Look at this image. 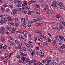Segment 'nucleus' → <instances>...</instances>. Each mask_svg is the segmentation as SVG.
Listing matches in <instances>:
<instances>
[{
    "label": "nucleus",
    "instance_id": "obj_35",
    "mask_svg": "<svg viewBox=\"0 0 65 65\" xmlns=\"http://www.w3.org/2000/svg\"><path fill=\"white\" fill-rule=\"evenodd\" d=\"M35 39L34 40V42L35 43L37 44V43H36V41L37 39V37H35Z\"/></svg>",
    "mask_w": 65,
    "mask_h": 65
},
{
    "label": "nucleus",
    "instance_id": "obj_7",
    "mask_svg": "<svg viewBox=\"0 0 65 65\" xmlns=\"http://www.w3.org/2000/svg\"><path fill=\"white\" fill-rule=\"evenodd\" d=\"M47 45H48V43L47 42H44L43 43V45L44 46H46Z\"/></svg>",
    "mask_w": 65,
    "mask_h": 65
},
{
    "label": "nucleus",
    "instance_id": "obj_64",
    "mask_svg": "<svg viewBox=\"0 0 65 65\" xmlns=\"http://www.w3.org/2000/svg\"><path fill=\"white\" fill-rule=\"evenodd\" d=\"M18 9L20 10V11H22V9L21 8H18Z\"/></svg>",
    "mask_w": 65,
    "mask_h": 65
},
{
    "label": "nucleus",
    "instance_id": "obj_61",
    "mask_svg": "<svg viewBox=\"0 0 65 65\" xmlns=\"http://www.w3.org/2000/svg\"><path fill=\"white\" fill-rule=\"evenodd\" d=\"M40 57H44V55H40Z\"/></svg>",
    "mask_w": 65,
    "mask_h": 65
},
{
    "label": "nucleus",
    "instance_id": "obj_47",
    "mask_svg": "<svg viewBox=\"0 0 65 65\" xmlns=\"http://www.w3.org/2000/svg\"><path fill=\"white\" fill-rule=\"evenodd\" d=\"M51 60H48L47 61V63L48 64H49L50 62H51Z\"/></svg>",
    "mask_w": 65,
    "mask_h": 65
},
{
    "label": "nucleus",
    "instance_id": "obj_12",
    "mask_svg": "<svg viewBox=\"0 0 65 65\" xmlns=\"http://www.w3.org/2000/svg\"><path fill=\"white\" fill-rule=\"evenodd\" d=\"M22 26L23 27H24V28L25 27H26V26H27L26 23V22H24L22 24Z\"/></svg>",
    "mask_w": 65,
    "mask_h": 65
},
{
    "label": "nucleus",
    "instance_id": "obj_20",
    "mask_svg": "<svg viewBox=\"0 0 65 65\" xmlns=\"http://www.w3.org/2000/svg\"><path fill=\"white\" fill-rule=\"evenodd\" d=\"M28 11V12L27 13L28 15H30L31 13H32V12H33V11L30 10H29Z\"/></svg>",
    "mask_w": 65,
    "mask_h": 65
},
{
    "label": "nucleus",
    "instance_id": "obj_62",
    "mask_svg": "<svg viewBox=\"0 0 65 65\" xmlns=\"http://www.w3.org/2000/svg\"><path fill=\"white\" fill-rule=\"evenodd\" d=\"M47 35H49L50 37H51V36H52V35H51V33H48Z\"/></svg>",
    "mask_w": 65,
    "mask_h": 65
},
{
    "label": "nucleus",
    "instance_id": "obj_38",
    "mask_svg": "<svg viewBox=\"0 0 65 65\" xmlns=\"http://www.w3.org/2000/svg\"><path fill=\"white\" fill-rule=\"evenodd\" d=\"M52 64L53 65H57L58 63H55L54 61L52 62Z\"/></svg>",
    "mask_w": 65,
    "mask_h": 65
},
{
    "label": "nucleus",
    "instance_id": "obj_13",
    "mask_svg": "<svg viewBox=\"0 0 65 65\" xmlns=\"http://www.w3.org/2000/svg\"><path fill=\"white\" fill-rule=\"evenodd\" d=\"M58 37L59 39H63L64 38V37L62 36H61L60 35H58Z\"/></svg>",
    "mask_w": 65,
    "mask_h": 65
},
{
    "label": "nucleus",
    "instance_id": "obj_34",
    "mask_svg": "<svg viewBox=\"0 0 65 65\" xmlns=\"http://www.w3.org/2000/svg\"><path fill=\"white\" fill-rule=\"evenodd\" d=\"M35 50H34L31 53V55L32 56H34V54H35Z\"/></svg>",
    "mask_w": 65,
    "mask_h": 65
},
{
    "label": "nucleus",
    "instance_id": "obj_36",
    "mask_svg": "<svg viewBox=\"0 0 65 65\" xmlns=\"http://www.w3.org/2000/svg\"><path fill=\"white\" fill-rule=\"evenodd\" d=\"M64 28V27L62 25H60L59 27V29H60V30H62V29H63V28Z\"/></svg>",
    "mask_w": 65,
    "mask_h": 65
},
{
    "label": "nucleus",
    "instance_id": "obj_29",
    "mask_svg": "<svg viewBox=\"0 0 65 65\" xmlns=\"http://www.w3.org/2000/svg\"><path fill=\"white\" fill-rule=\"evenodd\" d=\"M11 28L10 27H8L6 28V30H7V31H9V30H10Z\"/></svg>",
    "mask_w": 65,
    "mask_h": 65
},
{
    "label": "nucleus",
    "instance_id": "obj_27",
    "mask_svg": "<svg viewBox=\"0 0 65 65\" xmlns=\"http://www.w3.org/2000/svg\"><path fill=\"white\" fill-rule=\"evenodd\" d=\"M53 47L54 48H56L58 47V46H57V44H55L53 45Z\"/></svg>",
    "mask_w": 65,
    "mask_h": 65
},
{
    "label": "nucleus",
    "instance_id": "obj_37",
    "mask_svg": "<svg viewBox=\"0 0 65 65\" xmlns=\"http://www.w3.org/2000/svg\"><path fill=\"white\" fill-rule=\"evenodd\" d=\"M32 62L31 60L29 61L28 63V65H31V64H32Z\"/></svg>",
    "mask_w": 65,
    "mask_h": 65
},
{
    "label": "nucleus",
    "instance_id": "obj_19",
    "mask_svg": "<svg viewBox=\"0 0 65 65\" xmlns=\"http://www.w3.org/2000/svg\"><path fill=\"white\" fill-rule=\"evenodd\" d=\"M48 8V5H46V7L44 9V10H47Z\"/></svg>",
    "mask_w": 65,
    "mask_h": 65
},
{
    "label": "nucleus",
    "instance_id": "obj_41",
    "mask_svg": "<svg viewBox=\"0 0 65 65\" xmlns=\"http://www.w3.org/2000/svg\"><path fill=\"white\" fill-rule=\"evenodd\" d=\"M22 49L23 50V51H26V48H25V47H23L22 48Z\"/></svg>",
    "mask_w": 65,
    "mask_h": 65
},
{
    "label": "nucleus",
    "instance_id": "obj_23",
    "mask_svg": "<svg viewBox=\"0 0 65 65\" xmlns=\"http://www.w3.org/2000/svg\"><path fill=\"white\" fill-rule=\"evenodd\" d=\"M1 9L2 12H4V10H5V8H4L2 7L1 8Z\"/></svg>",
    "mask_w": 65,
    "mask_h": 65
},
{
    "label": "nucleus",
    "instance_id": "obj_14",
    "mask_svg": "<svg viewBox=\"0 0 65 65\" xmlns=\"http://www.w3.org/2000/svg\"><path fill=\"white\" fill-rule=\"evenodd\" d=\"M61 17V15L60 14H57L56 16V18H59Z\"/></svg>",
    "mask_w": 65,
    "mask_h": 65
},
{
    "label": "nucleus",
    "instance_id": "obj_6",
    "mask_svg": "<svg viewBox=\"0 0 65 65\" xmlns=\"http://www.w3.org/2000/svg\"><path fill=\"white\" fill-rule=\"evenodd\" d=\"M19 38H20V39H23L24 38V37H23L21 34L19 35Z\"/></svg>",
    "mask_w": 65,
    "mask_h": 65
},
{
    "label": "nucleus",
    "instance_id": "obj_8",
    "mask_svg": "<svg viewBox=\"0 0 65 65\" xmlns=\"http://www.w3.org/2000/svg\"><path fill=\"white\" fill-rule=\"evenodd\" d=\"M36 12L38 14H39L40 13V11L38 9H37L36 10Z\"/></svg>",
    "mask_w": 65,
    "mask_h": 65
},
{
    "label": "nucleus",
    "instance_id": "obj_25",
    "mask_svg": "<svg viewBox=\"0 0 65 65\" xmlns=\"http://www.w3.org/2000/svg\"><path fill=\"white\" fill-rule=\"evenodd\" d=\"M65 48V45L64 44H63L60 47V48Z\"/></svg>",
    "mask_w": 65,
    "mask_h": 65
},
{
    "label": "nucleus",
    "instance_id": "obj_56",
    "mask_svg": "<svg viewBox=\"0 0 65 65\" xmlns=\"http://www.w3.org/2000/svg\"><path fill=\"white\" fill-rule=\"evenodd\" d=\"M26 61L27 62H28L29 61V58H27L26 59Z\"/></svg>",
    "mask_w": 65,
    "mask_h": 65
},
{
    "label": "nucleus",
    "instance_id": "obj_2",
    "mask_svg": "<svg viewBox=\"0 0 65 65\" xmlns=\"http://www.w3.org/2000/svg\"><path fill=\"white\" fill-rule=\"evenodd\" d=\"M4 31H5V29L4 27H2L0 31L1 34H3L4 33Z\"/></svg>",
    "mask_w": 65,
    "mask_h": 65
},
{
    "label": "nucleus",
    "instance_id": "obj_46",
    "mask_svg": "<svg viewBox=\"0 0 65 65\" xmlns=\"http://www.w3.org/2000/svg\"><path fill=\"white\" fill-rule=\"evenodd\" d=\"M58 51L60 53H62V50L61 49H59Z\"/></svg>",
    "mask_w": 65,
    "mask_h": 65
},
{
    "label": "nucleus",
    "instance_id": "obj_63",
    "mask_svg": "<svg viewBox=\"0 0 65 65\" xmlns=\"http://www.w3.org/2000/svg\"><path fill=\"white\" fill-rule=\"evenodd\" d=\"M27 58H26V57H22V59L23 60H26Z\"/></svg>",
    "mask_w": 65,
    "mask_h": 65
},
{
    "label": "nucleus",
    "instance_id": "obj_39",
    "mask_svg": "<svg viewBox=\"0 0 65 65\" xmlns=\"http://www.w3.org/2000/svg\"><path fill=\"white\" fill-rule=\"evenodd\" d=\"M53 29H55V30H57V29H58V27L57 26L55 27H53Z\"/></svg>",
    "mask_w": 65,
    "mask_h": 65
},
{
    "label": "nucleus",
    "instance_id": "obj_45",
    "mask_svg": "<svg viewBox=\"0 0 65 65\" xmlns=\"http://www.w3.org/2000/svg\"><path fill=\"white\" fill-rule=\"evenodd\" d=\"M13 21V19L11 18V17L8 20V21L10 22V21Z\"/></svg>",
    "mask_w": 65,
    "mask_h": 65
},
{
    "label": "nucleus",
    "instance_id": "obj_55",
    "mask_svg": "<svg viewBox=\"0 0 65 65\" xmlns=\"http://www.w3.org/2000/svg\"><path fill=\"white\" fill-rule=\"evenodd\" d=\"M7 47V46L6 45H5L4 46H3V47L5 49V48H6V47Z\"/></svg>",
    "mask_w": 65,
    "mask_h": 65
},
{
    "label": "nucleus",
    "instance_id": "obj_1",
    "mask_svg": "<svg viewBox=\"0 0 65 65\" xmlns=\"http://www.w3.org/2000/svg\"><path fill=\"white\" fill-rule=\"evenodd\" d=\"M17 12V10L15 9H13L11 13V14L12 15H14L15 14H16V13Z\"/></svg>",
    "mask_w": 65,
    "mask_h": 65
},
{
    "label": "nucleus",
    "instance_id": "obj_51",
    "mask_svg": "<svg viewBox=\"0 0 65 65\" xmlns=\"http://www.w3.org/2000/svg\"><path fill=\"white\" fill-rule=\"evenodd\" d=\"M28 51L30 53H31L32 52V50L31 48L29 49Z\"/></svg>",
    "mask_w": 65,
    "mask_h": 65
},
{
    "label": "nucleus",
    "instance_id": "obj_52",
    "mask_svg": "<svg viewBox=\"0 0 65 65\" xmlns=\"http://www.w3.org/2000/svg\"><path fill=\"white\" fill-rule=\"evenodd\" d=\"M36 60H35V59L32 60L31 61L32 63H35V62H36Z\"/></svg>",
    "mask_w": 65,
    "mask_h": 65
},
{
    "label": "nucleus",
    "instance_id": "obj_57",
    "mask_svg": "<svg viewBox=\"0 0 65 65\" xmlns=\"http://www.w3.org/2000/svg\"><path fill=\"white\" fill-rule=\"evenodd\" d=\"M8 6L10 7L11 8H12L13 7V6L11 5H8Z\"/></svg>",
    "mask_w": 65,
    "mask_h": 65
},
{
    "label": "nucleus",
    "instance_id": "obj_18",
    "mask_svg": "<svg viewBox=\"0 0 65 65\" xmlns=\"http://www.w3.org/2000/svg\"><path fill=\"white\" fill-rule=\"evenodd\" d=\"M23 33L24 35H27L28 34V32L26 31H24L23 32Z\"/></svg>",
    "mask_w": 65,
    "mask_h": 65
},
{
    "label": "nucleus",
    "instance_id": "obj_30",
    "mask_svg": "<svg viewBox=\"0 0 65 65\" xmlns=\"http://www.w3.org/2000/svg\"><path fill=\"white\" fill-rule=\"evenodd\" d=\"M55 38L56 40H58V41H59V38H58V36H56L55 37Z\"/></svg>",
    "mask_w": 65,
    "mask_h": 65
},
{
    "label": "nucleus",
    "instance_id": "obj_26",
    "mask_svg": "<svg viewBox=\"0 0 65 65\" xmlns=\"http://www.w3.org/2000/svg\"><path fill=\"white\" fill-rule=\"evenodd\" d=\"M18 45L22 46V42H18Z\"/></svg>",
    "mask_w": 65,
    "mask_h": 65
},
{
    "label": "nucleus",
    "instance_id": "obj_60",
    "mask_svg": "<svg viewBox=\"0 0 65 65\" xmlns=\"http://www.w3.org/2000/svg\"><path fill=\"white\" fill-rule=\"evenodd\" d=\"M62 3H59L58 5V6H61V5H62Z\"/></svg>",
    "mask_w": 65,
    "mask_h": 65
},
{
    "label": "nucleus",
    "instance_id": "obj_9",
    "mask_svg": "<svg viewBox=\"0 0 65 65\" xmlns=\"http://www.w3.org/2000/svg\"><path fill=\"white\" fill-rule=\"evenodd\" d=\"M27 38V35H24V37H23L24 41H25V40L26 41V40Z\"/></svg>",
    "mask_w": 65,
    "mask_h": 65
},
{
    "label": "nucleus",
    "instance_id": "obj_28",
    "mask_svg": "<svg viewBox=\"0 0 65 65\" xmlns=\"http://www.w3.org/2000/svg\"><path fill=\"white\" fill-rule=\"evenodd\" d=\"M20 54L21 55V57H23V55H24V52H22L20 51Z\"/></svg>",
    "mask_w": 65,
    "mask_h": 65
},
{
    "label": "nucleus",
    "instance_id": "obj_44",
    "mask_svg": "<svg viewBox=\"0 0 65 65\" xmlns=\"http://www.w3.org/2000/svg\"><path fill=\"white\" fill-rule=\"evenodd\" d=\"M9 10H10V9L9 8H6V11L7 12H8V11H9Z\"/></svg>",
    "mask_w": 65,
    "mask_h": 65
},
{
    "label": "nucleus",
    "instance_id": "obj_43",
    "mask_svg": "<svg viewBox=\"0 0 65 65\" xmlns=\"http://www.w3.org/2000/svg\"><path fill=\"white\" fill-rule=\"evenodd\" d=\"M15 44V43L14 42H13V43L12 42L10 43V45H14Z\"/></svg>",
    "mask_w": 65,
    "mask_h": 65
},
{
    "label": "nucleus",
    "instance_id": "obj_42",
    "mask_svg": "<svg viewBox=\"0 0 65 65\" xmlns=\"http://www.w3.org/2000/svg\"><path fill=\"white\" fill-rule=\"evenodd\" d=\"M2 21L3 23H6V22H7V20L6 19H4Z\"/></svg>",
    "mask_w": 65,
    "mask_h": 65
},
{
    "label": "nucleus",
    "instance_id": "obj_33",
    "mask_svg": "<svg viewBox=\"0 0 65 65\" xmlns=\"http://www.w3.org/2000/svg\"><path fill=\"white\" fill-rule=\"evenodd\" d=\"M40 52L41 54H42V55H43V54H44V52H43V51L42 50H40Z\"/></svg>",
    "mask_w": 65,
    "mask_h": 65
},
{
    "label": "nucleus",
    "instance_id": "obj_24",
    "mask_svg": "<svg viewBox=\"0 0 65 65\" xmlns=\"http://www.w3.org/2000/svg\"><path fill=\"white\" fill-rule=\"evenodd\" d=\"M60 23L62 24L63 26H65V22L64 21H62Z\"/></svg>",
    "mask_w": 65,
    "mask_h": 65
},
{
    "label": "nucleus",
    "instance_id": "obj_48",
    "mask_svg": "<svg viewBox=\"0 0 65 65\" xmlns=\"http://www.w3.org/2000/svg\"><path fill=\"white\" fill-rule=\"evenodd\" d=\"M3 47V44L2 43H0V47Z\"/></svg>",
    "mask_w": 65,
    "mask_h": 65
},
{
    "label": "nucleus",
    "instance_id": "obj_15",
    "mask_svg": "<svg viewBox=\"0 0 65 65\" xmlns=\"http://www.w3.org/2000/svg\"><path fill=\"white\" fill-rule=\"evenodd\" d=\"M42 20V18H38L37 19V22H40V21H41Z\"/></svg>",
    "mask_w": 65,
    "mask_h": 65
},
{
    "label": "nucleus",
    "instance_id": "obj_22",
    "mask_svg": "<svg viewBox=\"0 0 65 65\" xmlns=\"http://www.w3.org/2000/svg\"><path fill=\"white\" fill-rule=\"evenodd\" d=\"M35 7H36L37 8H39L40 6L39 5H38L37 4H36L35 5Z\"/></svg>",
    "mask_w": 65,
    "mask_h": 65
},
{
    "label": "nucleus",
    "instance_id": "obj_4",
    "mask_svg": "<svg viewBox=\"0 0 65 65\" xmlns=\"http://www.w3.org/2000/svg\"><path fill=\"white\" fill-rule=\"evenodd\" d=\"M25 45L26 46H27V47H30L31 46L30 44H28L27 43H25Z\"/></svg>",
    "mask_w": 65,
    "mask_h": 65
},
{
    "label": "nucleus",
    "instance_id": "obj_21",
    "mask_svg": "<svg viewBox=\"0 0 65 65\" xmlns=\"http://www.w3.org/2000/svg\"><path fill=\"white\" fill-rule=\"evenodd\" d=\"M25 8L26 10H28V9H30V6H25Z\"/></svg>",
    "mask_w": 65,
    "mask_h": 65
},
{
    "label": "nucleus",
    "instance_id": "obj_3",
    "mask_svg": "<svg viewBox=\"0 0 65 65\" xmlns=\"http://www.w3.org/2000/svg\"><path fill=\"white\" fill-rule=\"evenodd\" d=\"M1 40L2 42H4V41L5 40V39L4 37H2L1 38Z\"/></svg>",
    "mask_w": 65,
    "mask_h": 65
},
{
    "label": "nucleus",
    "instance_id": "obj_49",
    "mask_svg": "<svg viewBox=\"0 0 65 65\" xmlns=\"http://www.w3.org/2000/svg\"><path fill=\"white\" fill-rule=\"evenodd\" d=\"M18 48L19 49V50H21V46L18 45Z\"/></svg>",
    "mask_w": 65,
    "mask_h": 65
},
{
    "label": "nucleus",
    "instance_id": "obj_5",
    "mask_svg": "<svg viewBox=\"0 0 65 65\" xmlns=\"http://www.w3.org/2000/svg\"><path fill=\"white\" fill-rule=\"evenodd\" d=\"M28 3L27 2V1H25L22 4V6H25V5H26Z\"/></svg>",
    "mask_w": 65,
    "mask_h": 65
},
{
    "label": "nucleus",
    "instance_id": "obj_17",
    "mask_svg": "<svg viewBox=\"0 0 65 65\" xmlns=\"http://www.w3.org/2000/svg\"><path fill=\"white\" fill-rule=\"evenodd\" d=\"M15 2L16 3H20L21 1L19 0H15Z\"/></svg>",
    "mask_w": 65,
    "mask_h": 65
},
{
    "label": "nucleus",
    "instance_id": "obj_10",
    "mask_svg": "<svg viewBox=\"0 0 65 65\" xmlns=\"http://www.w3.org/2000/svg\"><path fill=\"white\" fill-rule=\"evenodd\" d=\"M51 6L53 7H56L58 6V4H52L51 5Z\"/></svg>",
    "mask_w": 65,
    "mask_h": 65
},
{
    "label": "nucleus",
    "instance_id": "obj_16",
    "mask_svg": "<svg viewBox=\"0 0 65 65\" xmlns=\"http://www.w3.org/2000/svg\"><path fill=\"white\" fill-rule=\"evenodd\" d=\"M65 8V6L62 5L60 6V8L61 9H63Z\"/></svg>",
    "mask_w": 65,
    "mask_h": 65
},
{
    "label": "nucleus",
    "instance_id": "obj_58",
    "mask_svg": "<svg viewBox=\"0 0 65 65\" xmlns=\"http://www.w3.org/2000/svg\"><path fill=\"white\" fill-rule=\"evenodd\" d=\"M14 23V22H11L10 24V26H11V25H12Z\"/></svg>",
    "mask_w": 65,
    "mask_h": 65
},
{
    "label": "nucleus",
    "instance_id": "obj_50",
    "mask_svg": "<svg viewBox=\"0 0 65 65\" xmlns=\"http://www.w3.org/2000/svg\"><path fill=\"white\" fill-rule=\"evenodd\" d=\"M46 62V60H43L42 61V63H45Z\"/></svg>",
    "mask_w": 65,
    "mask_h": 65
},
{
    "label": "nucleus",
    "instance_id": "obj_54",
    "mask_svg": "<svg viewBox=\"0 0 65 65\" xmlns=\"http://www.w3.org/2000/svg\"><path fill=\"white\" fill-rule=\"evenodd\" d=\"M15 43L16 44H18V43H19V41L17 40H15Z\"/></svg>",
    "mask_w": 65,
    "mask_h": 65
},
{
    "label": "nucleus",
    "instance_id": "obj_32",
    "mask_svg": "<svg viewBox=\"0 0 65 65\" xmlns=\"http://www.w3.org/2000/svg\"><path fill=\"white\" fill-rule=\"evenodd\" d=\"M57 2L56 1H54L52 2V4H57Z\"/></svg>",
    "mask_w": 65,
    "mask_h": 65
},
{
    "label": "nucleus",
    "instance_id": "obj_11",
    "mask_svg": "<svg viewBox=\"0 0 65 65\" xmlns=\"http://www.w3.org/2000/svg\"><path fill=\"white\" fill-rule=\"evenodd\" d=\"M14 40V39L13 38H11L9 40V43H12L13 42Z\"/></svg>",
    "mask_w": 65,
    "mask_h": 65
},
{
    "label": "nucleus",
    "instance_id": "obj_31",
    "mask_svg": "<svg viewBox=\"0 0 65 65\" xmlns=\"http://www.w3.org/2000/svg\"><path fill=\"white\" fill-rule=\"evenodd\" d=\"M21 21L22 22H25V19L24 18H22L21 19Z\"/></svg>",
    "mask_w": 65,
    "mask_h": 65
},
{
    "label": "nucleus",
    "instance_id": "obj_59",
    "mask_svg": "<svg viewBox=\"0 0 65 65\" xmlns=\"http://www.w3.org/2000/svg\"><path fill=\"white\" fill-rule=\"evenodd\" d=\"M10 2L11 3H12L14 2V1H13V0H10Z\"/></svg>",
    "mask_w": 65,
    "mask_h": 65
},
{
    "label": "nucleus",
    "instance_id": "obj_40",
    "mask_svg": "<svg viewBox=\"0 0 65 65\" xmlns=\"http://www.w3.org/2000/svg\"><path fill=\"white\" fill-rule=\"evenodd\" d=\"M28 23L29 24H30L31 23H33V22L32 21H28Z\"/></svg>",
    "mask_w": 65,
    "mask_h": 65
},
{
    "label": "nucleus",
    "instance_id": "obj_53",
    "mask_svg": "<svg viewBox=\"0 0 65 65\" xmlns=\"http://www.w3.org/2000/svg\"><path fill=\"white\" fill-rule=\"evenodd\" d=\"M1 20H6V18L3 17H1Z\"/></svg>",
    "mask_w": 65,
    "mask_h": 65
}]
</instances>
